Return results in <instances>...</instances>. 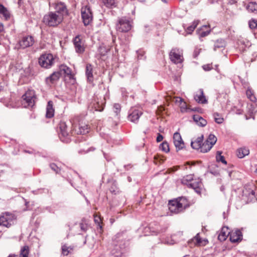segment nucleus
Listing matches in <instances>:
<instances>
[{
  "label": "nucleus",
  "mask_w": 257,
  "mask_h": 257,
  "mask_svg": "<svg viewBox=\"0 0 257 257\" xmlns=\"http://www.w3.org/2000/svg\"><path fill=\"white\" fill-rule=\"evenodd\" d=\"M215 121L218 124H221L223 121V118L218 113H214L213 114Z\"/></svg>",
  "instance_id": "a19ab883"
},
{
  "label": "nucleus",
  "mask_w": 257,
  "mask_h": 257,
  "mask_svg": "<svg viewBox=\"0 0 257 257\" xmlns=\"http://www.w3.org/2000/svg\"><path fill=\"white\" fill-rule=\"evenodd\" d=\"M216 159L217 161L218 162H221L224 164H226L227 162L225 161L224 157L221 155V152L218 151L217 152Z\"/></svg>",
  "instance_id": "ea45409f"
},
{
  "label": "nucleus",
  "mask_w": 257,
  "mask_h": 257,
  "mask_svg": "<svg viewBox=\"0 0 257 257\" xmlns=\"http://www.w3.org/2000/svg\"><path fill=\"white\" fill-rule=\"evenodd\" d=\"M182 137L179 133L176 132L174 134L173 143L176 142L177 141H182Z\"/></svg>",
  "instance_id": "a18cd8bd"
},
{
  "label": "nucleus",
  "mask_w": 257,
  "mask_h": 257,
  "mask_svg": "<svg viewBox=\"0 0 257 257\" xmlns=\"http://www.w3.org/2000/svg\"><path fill=\"white\" fill-rule=\"evenodd\" d=\"M197 242H198V243H200V242H201V240H200V239H199V240H197Z\"/></svg>",
  "instance_id": "338daca9"
},
{
  "label": "nucleus",
  "mask_w": 257,
  "mask_h": 257,
  "mask_svg": "<svg viewBox=\"0 0 257 257\" xmlns=\"http://www.w3.org/2000/svg\"><path fill=\"white\" fill-rule=\"evenodd\" d=\"M170 59L175 64L180 63L183 61V54L182 50L177 49H172L169 54Z\"/></svg>",
  "instance_id": "0eeeda50"
},
{
  "label": "nucleus",
  "mask_w": 257,
  "mask_h": 257,
  "mask_svg": "<svg viewBox=\"0 0 257 257\" xmlns=\"http://www.w3.org/2000/svg\"><path fill=\"white\" fill-rule=\"evenodd\" d=\"M202 68L205 71H209L212 69V67L210 64L204 65Z\"/></svg>",
  "instance_id": "8fccbe9b"
},
{
  "label": "nucleus",
  "mask_w": 257,
  "mask_h": 257,
  "mask_svg": "<svg viewBox=\"0 0 257 257\" xmlns=\"http://www.w3.org/2000/svg\"><path fill=\"white\" fill-rule=\"evenodd\" d=\"M115 41V38H113V42H114Z\"/></svg>",
  "instance_id": "774afa93"
},
{
  "label": "nucleus",
  "mask_w": 257,
  "mask_h": 257,
  "mask_svg": "<svg viewBox=\"0 0 257 257\" xmlns=\"http://www.w3.org/2000/svg\"><path fill=\"white\" fill-rule=\"evenodd\" d=\"M188 187L192 188L197 193L200 194L201 192L202 183L199 178L194 179L193 181L188 184Z\"/></svg>",
  "instance_id": "f8f14e48"
},
{
  "label": "nucleus",
  "mask_w": 257,
  "mask_h": 257,
  "mask_svg": "<svg viewBox=\"0 0 257 257\" xmlns=\"http://www.w3.org/2000/svg\"><path fill=\"white\" fill-rule=\"evenodd\" d=\"M79 226L83 231H86L87 229V225L86 223L81 222L79 223Z\"/></svg>",
  "instance_id": "09e8293b"
},
{
  "label": "nucleus",
  "mask_w": 257,
  "mask_h": 257,
  "mask_svg": "<svg viewBox=\"0 0 257 257\" xmlns=\"http://www.w3.org/2000/svg\"><path fill=\"white\" fill-rule=\"evenodd\" d=\"M54 9L55 10L54 13L57 14H61L63 17L64 14H67V10L66 5L62 2H56L53 4Z\"/></svg>",
  "instance_id": "4468645a"
},
{
  "label": "nucleus",
  "mask_w": 257,
  "mask_h": 257,
  "mask_svg": "<svg viewBox=\"0 0 257 257\" xmlns=\"http://www.w3.org/2000/svg\"><path fill=\"white\" fill-rule=\"evenodd\" d=\"M113 109L114 112L115 113L116 115H117L120 112L121 110L120 105L118 103L114 104Z\"/></svg>",
  "instance_id": "49530a36"
},
{
  "label": "nucleus",
  "mask_w": 257,
  "mask_h": 257,
  "mask_svg": "<svg viewBox=\"0 0 257 257\" xmlns=\"http://www.w3.org/2000/svg\"><path fill=\"white\" fill-rule=\"evenodd\" d=\"M197 33L200 38L204 37L207 36L210 32V30L207 25H204L200 29L197 30Z\"/></svg>",
  "instance_id": "5701e85b"
},
{
  "label": "nucleus",
  "mask_w": 257,
  "mask_h": 257,
  "mask_svg": "<svg viewBox=\"0 0 257 257\" xmlns=\"http://www.w3.org/2000/svg\"><path fill=\"white\" fill-rule=\"evenodd\" d=\"M8 257H15V255L14 254H10Z\"/></svg>",
  "instance_id": "680f3d73"
},
{
  "label": "nucleus",
  "mask_w": 257,
  "mask_h": 257,
  "mask_svg": "<svg viewBox=\"0 0 257 257\" xmlns=\"http://www.w3.org/2000/svg\"><path fill=\"white\" fill-rule=\"evenodd\" d=\"M249 27L251 29H255L257 26V21L251 20L248 22Z\"/></svg>",
  "instance_id": "c03bdc74"
},
{
  "label": "nucleus",
  "mask_w": 257,
  "mask_h": 257,
  "mask_svg": "<svg viewBox=\"0 0 257 257\" xmlns=\"http://www.w3.org/2000/svg\"><path fill=\"white\" fill-rule=\"evenodd\" d=\"M206 141L213 146L216 143L217 138L214 135L210 134Z\"/></svg>",
  "instance_id": "f704fd0d"
},
{
  "label": "nucleus",
  "mask_w": 257,
  "mask_h": 257,
  "mask_svg": "<svg viewBox=\"0 0 257 257\" xmlns=\"http://www.w3.org/2000/svg\"><path fill=\"white\" fill-rule=\"evenodd\" d=\"M237 0H229V3L231 5L235 4L236 3H237Z\"/></svg>",
  "instance_id": "4d7b16f0"
},
{
  "label": "nucleus",
  "mask_w": 257,
  "mask_h": 257,
  "mask_svg": "<svg viewBox=\"0 0 257 257\" xmlns=\"http://www.w3.org/2000/svg\"><path fill=\"white\" fill-rule=\"evenodd\" d=\"M16 219L15 215L9 212H5L0 216V226L10 227Z\"/></svg>",
  "instance_id": "423d86ee"
},
{
  "label": "nucleus",
  "mask_w": 257,
  "mask_h": 257,
  "mask_svg": "<svg viewBox=\"0 0 257 257\" xmlns=\"http://www.w3.org/2000/svg\"><path fill=\"white\" fill-rule=\"evenodd\" d=\"M91 150L89 149L87 150L86 151H84V152H85V153H87V152H89Z\"/></svg>",
  "instance_id": "0e129e2a"
},
{
  "label": "nucleus",
  "mask_w": 257,
  "mask_h": 257,
  "mask_svg": "<svg viewBox=\"0 0 257 257\" xmlns=\"http://www.w3.org/2000/svg\"><path fill=\"white\" fill-rule=\"evenodd\" d=\"M81 17L84 26L89 25L92 21L93 15L90 7L86 5L81 10Z\"/></svg>",
  "instance_id": "39448f33"
},
{
  "label": "nucleus",
  "mask_w": 257,
  "mask_h": 257,
  "mask_svg": "<svg viewBox=\"0 0 257 257\" xmlns=\"http://www.w3.org/2000/svg\"><path fill=\"white\" fill-rule=\"evenodd\" d=\"M164 160L159 155H155L154 156V163L156 165H159L163 162Z\"/></svg>",
  "instance_id": "37998d69"
},
{
  "label": "nucleus",
  "mask_w": 257,
  "mask_h": 257,
  "mask_svg": "<svg viewBox=\"0 0 257 257\" xmlns=\"http://www.w3.org/2000/svg\"><path fill=\"white\" fill-rule=\"evenodd\" d=\"M59 72H60V75L63 74L65 76H68L70 78L72 76L71 69L66 65H61L59 67Z\"/></svg>",
  "instance_id": "412c9836"
},
{
  "label": "nucleus",
  "mask_w": 257,
  "mask_h": 257,
  "mask_svg": "<svg viewBox=\"0 0 257 257\" xmlns=\"http://www.w3.org/2000/svg\"><path fill=\"white\" fill-rule=\"evenodd\" d=\"M77 134L85 135L89 132L88 125L85 124H79L78 130H75Z\"/></svg>",
  "instance_id": "a878e982"
},
{
  "label": "nucleus",
  "mask_w": 257,
  "mask_h": 257,
  "mask_svg": "<svg viewBox=\"0 0 257 257\" xmlns=\"http://www.w3.org/2000/svg\"><path fill=\"white\" fill-rule=\"evenodd\" d=\"M246 9L249 12L257 13V4L250 2L246 6Z\"/></svg>",
  "instance_id": "c756f323"
},
{
  "label": "nucleus",
  "mask_w": 257,
  "mask_h": 257,
  "mask_svg": "<svg viewBox=\"0 0 257 257\" xmlns=\"http://www.w3.org/2000/svg\"><path fill=\"white\" fill-rule=\"evenodd\" d=\"M246 95H247L248 98H249L250 100V101H251L252 102H254L255 101L256 98L254 96V95H253V94L252 93V92L250 89H247L246 90Z\"/></svg>",
  "instance_id": "79ce46f5"
},
{
  "label": "nucleus",
  "mask_w": 257,
  "mask_h": 257,
  "mask_svg": "<svg viewBox=\"0 0 257 257\" xmlns=\"http://www.w3.org/2000/svg\"><path fill=\"white\" fill-rule=\"evenodd\" d=\"M60 76V72L58 71L54 72L49 77L46 78V83L48 85L53 84L59 79Z\"/></svg>",
  "instance_id": "2eb2a0df"
},
{
  "label": "nucleus",
  "mask_w": 257,
  "mask_h": 257,
  "mask_svg": "<svg viewBox=\"0 0 257 257\" xmlns=\"http://www.w3.org/2000/svg\"><path fill=\"white\" fill-rule=\"evenodd\" d=\"M163 140V136L160 134H158L156 141L157 142H160Z\"/></svg>",
  "instance_id": "603ef678"
},
{
  "label": "nucleus",
  "mask_w": 257,
  "mask_h": 257,
  "mask_svg": "<svg viewBox=\"0 0 257 257\" xmlns=\"http://www.w3.org/2000/svg\"><path fill=\"white\" fill-rule=\"evenodd\" d=\"M34 43L33 37L30 36L24 37L20 40L16 45L18 49H25L32 46Z\"/></svg>",
  "instance_id": "6e6552de"
},
{
  "label": "nucleus",
  "mask_w": 257,
  "mask_h": 257,
  "mask_svg": "<svg viewBox=\"0 0 257 257\" xmlns=\"http://www.w3.org/2000/svg\"><path fill=\"white\" fill-rule=\"evenodd\" d=\"M73 44L76 53L80 54L83 53L85 50V48L83 46L79 35L76 36L74 38Z\"/></svg>",
  "instance_id": "ddd939ff"
},
{
  "label": "nucleus",
  "mask_w": 257,
  "mask_h": 257,
  "mask_svg": "<svg viewBox=\"0 0 257 257\" xmlns=\"http://www.w3.org/2000/svg\"><path fill=\"white\" fill-rule=\"evenodd\" d=\"M94 218V221L96 223H97L98 224V226H99L101 227V226L100 225V222L101 221L100 218L99 216H97V215H95Z\"/></svg>",
  "instance_id": "3c124183"
},
{
  "label": "nucleus",
  "mask_w": 257,
  "mask_h": 257,
  "mask_svg": "<svg viewBox=\"0 0 257 257\" xmlns=\"http://www.w3.org/2000/svg\"><path fill=\"white\" fill-rule=\"evenodd\" d=\"M193 175L190 174L184 177L181 182L182 184L186 185L188 186V184L193 181Z\"/></svg>",
  "instance_id": "2f4dec72"
},
{
  "label": "nucleus",
  "mask_w": 257,
  "mask_h": 257,
  "mask_svg": "<svg viewBox=\"0 0 257 257\" xmlns=\"http://www.w3.org/2000/svg\"><path fill=\"white\" fill-rule=\"evenodd\" d=\"M249 154V150L246 148H240L237 150V156L239 158H243Z\"/></svg>",
  "instance_id": "393cba45"
},
{
  "label": "nucleus",
  "mask_w": 257,
  "mask_h": 257,
  "mask_svg": "<svg viewBox=\"0 0 257 257\" xmlns=\"http://www.w3.org/2000/svg\"><path fill=\"white\" fill-rule=\"evenodd\" d=\"M63 19L61 14H57L53 12H50L46 14L43 19V23L49 27H57L61 23Z\"/></svg>",
  "instance_id": "f257e3e1"
},
{
  "label": "nucleus",
  "mask_w": 257,
  "mask_h": 257,
  "mask_svg": "<svg viewBox=\"0 0 257 257\" xmlns=\"http://www.w3.org/2000/svg\"><path fill=\"white\" fill-rule=\"evenodd\" d=\"M174 144L175 146L177 151L182 150L185 148V144L183 140H182V141H177L174 142Z\"/></svg>",
  "instance_id": "c9c22d12"
},
{
  "label": "nucleus",
  "mask_w": 257,
  "mask_h": 257,
  "mask_svg": "<svg viewBox=\"0 0 257 257\" xmlns=\"http://www.w3.org/2000/svg\"><path fill=\"white\" fill-rule=\"evenodd\" d=\"M124 167H125V168H126V167L131 168V165H127V166H124Z\"/></svg>",
  "instance_id": "e2e57ef3"
},
{
  "label": "nucleus",
  "mask_w": 257,
  "mask_h": 257,
  "mask_svg": "<svg viewBox=\"0 0 257 257\" xmlns=\"http://www.w3.org/2000/svg\"><path fill=\"white\" fill-rule=\"evenodd\" d=\"M213 146L206 141L202 143V146L200 149V152L202 153H207L209 151Z\"/></svg>",
  "instance_id": "cd10ccee"
},
{
  "label": "nucleus",
  "mask_w": 257,
  "mask_h": 257,
  "mask_svg": "<svg viewBox=\"0 0 257 257\" xmlns=\"http://www.w3.org/2000/svg\"><path fill=\"white\" fill-rule=\"evenodd\" d=\"M105 102L104 99L103 98L101 101L96 102V103H94V108L95 110L101 111L103 110Z\"/></svg>",
  "instance_id": "c85d7f7f"
},
{
  "label": "nucleus",
  "mask_w": 257,
  "mask_h": 257,
  "mask_svg": "<svg viewBox=\"0 0 257 257\" xmlns=\"http://www.w3.org/2000/svg\"><path fill=\"white\" fill-rule=\"evenodd\" d=\"M54 114V108H53V102L51 100L48 102L46 107V117L47 118H51Z\"/></svg>",
  "instance_id": "6ab92c4d"
},
{
  "label": "nucleus",
  "mask_w": 257,
  "mask_h": 257,
  "mask_svg": "<svg viewBox=\"0 0 257 257\" xmlns=\"http://www.w3.org/2000/svg\"><path fill=\"white\" fill-rule=\"evenodd\" d=\"M138 53L139 59H143L144 52L141 51L140 52H138Z\"/></svg>",
  "instance_id": "864d4df0"
},
{
  "label": "nucleus",
  "mask_w": 257,
  "mask_h": 257,
  "mask_svg": "<svg viewBox=\"0 0 257 257\" xmlns=\"http://www.w3.org/2000/svg\"><path fill=\"white\" fill-rule=\"evenodd\" d=\"M162 2H164V3H167V0H161Z\"/></svg>",
  "instance_id": "69168bd1"
},
{
  "label": "nucleus",
  "mask_w": 257,
  "mask_h": 257,
  "mask_svg": "<svg viewBox=\"0 0 257 257\" xmlns=\"http://www.w3.org/2000/svg\"><path fill=\"white\" fill-rule=\"evenodd\" d=\"M203 140V136L201 135L197 138L194 141H192L191 143V146L193 149L198 150L200 149Z\"/></svg>",
  "instance_id": "a211bd4d"
},
{
  "label": "nucleus",
  "mask_w": 257,
  "mask_h": 257,
  "mask_svg": "<svg viewBox=\"0 0 257 257\" xmlns=\"http://www.w3.org/2000/svg\"><path fill=\"white\" fill-rule=\"evenodd\" d=\"M73 248L70 246L64 245L62 247V253L64 255H67L72 250Z\"/></svg>",
  "instance_id": "4c0bfd02"
},
{
  "label": "nucleus",
  "mask_w": 257,
  "mask_h": 257,
  "mask_svg": "<svg viewBox=\"0 0 257 257\" xmlns=\"http://www.w3.org/2000/svg\"><path fill=\"white\" fill-rule=\"evenodd\" d=\"M132 28L131 21L125 17L119 18L116 24L117 31L125 33L129 31Z\"/></svg>",
  "instance_id": "20e7f679"
},
{
  "label": "nucleus",
  "mask_w": 257,
  "mask_h": 257,
  "mask_svg": "<svg viewBox=\"0 0 257 257\" xmlns=\"http://www.w3.org/2000/svg\"><path fill=\"white\" fill-rule=\"evenodd\" d=\"M241 113H242V111L240 110H238L237 111V112H236V113L239 114H241Z\"/></svg>",
  "instance_id": "13d9d810"
},
{
  "label": "nucleus",
  "mask_w": 257,
  "mask_h": 257,
  "mask_svg": "<svg viewBox=\"0 0 257 257\" xmlns=\"http://www.w3.org/2000/svg\"><path fill=\"white\" fill-rule=\"evenodd\" d=\"M230 231L227 227H223L218 234V239L222 241H224L228 236H229Z\"/></svg>",
  "instance_id": "aec40b11"
},
{
  "label": "nucleus",
  "mask_w": 257,
  "mask_h": 257,
  "mask_svg": "<svg viewBox=\"0 0 257 257\" xmlns=\"http://www.w3.org/2000/svg\"><path fill=\"white\" fill-rule=\"evenodd\" d=\"M4 30L3 24L0 22V32H2Z\"/></svg>",
  "instance_id": "5fc2aeb1"
},
{
  "label": "nucleus",
  "mask_w": 257,
  "mask_h": 257,
  "mask_svg": "<svg viewBox=\"0 0 257 257\" xmlns=\"http://www.w3.org/2000/svg\"><path fill=\"white\" fill-rule=\"evenodd\" d=\"M142 113L141 110L136 108H132L129 111L127 116L128 119L133 122L137 123Z\"/></svg>",
  "instance_id": "9b49d317"
},
{
  "label": "nucleus",
  "mask_w": 257,
  "mask_h": 257,
  "mask_svg": "<svg viewBox=\"0 0 257 257\" xmlns=\"http://www.w3.org/2000/svg\"><path fill=\"white\" fill-rule=\"evenodd\" d=\"M86 75L89 82L93 81L92 67L90 64H87L86 67Z\"/></svg>",
  "instance_id": "bb28decb"
},
{
  "label": "nucleus",
  "mask_w": 257,
  "mask_h": 257,
  "mask_svg": "<svg viewBox=\"0 0 257 257\" xmlns=\"http://www.w3.org/2000/svg\"><path fill=\"white\" fill-rule=\"evenodd\" d=\"M29 252V247L25 245L21 248L19 257H28Z\"/></svg>",
  "instance_id": "72a5a7b5"
},
{
  "label": "nucleus",
  "mask_w": 257,
  "mask_h": 257,
  "mask_svg": "<svg viewBox=\"0 0 257 257\" xmlns=\"http://www.w3.org/2000/svg\"><path fill=\"white\" fill-rule=\"evenodd\" d=\"M225 45V42L223 39H218L215 43L214 49L216 50L217 48L224 47Z\"/></svg>",
  "instance_id": "473e14b6"
},
{
  "label": "nucleus",
  "mask_w": 257,
  "mask_h": 257,
  "mask_svg": "<svg viewBox=\"0 0 257 257\" xmlns=\"http://www.w3.org/2000/svg\"><path fill=\"white\" fill-rule=\"evenodd\" d=\"M185 199L184 198L172 200L169 202V209L170 211L174 213H178L182 211L186 207V205L183 204Z\"/></svg>",
  "instance_id": "7ed1b4c3"
},
{
  "label": "nucleus",
  "mask_w": 257,
  "mask_h": 257,
  "mask_svg": "<svg viewBox=\"0 0 257 257\" xmlns=\"http://www.w3.org/2000/svg\"><path fill=\"white\" fill-rule=\"evenodd\" d=\"M59 137L62 142L67 143L69 142L70 135L67 131V127L65 122H61L59 126Z\"/></svg>",
  "instance_id": "9d476101"
},
{
  "label": "nucleus",
  "mask_w": 257,
  "mask_h": 257,
  "mask_svg": "<svg viewBox=\"0 0 257 257\" xmlns=\"http://www.w3.org/2000/svg\"><path fill=\"white\" fill-rule=\"evenodd\" d=\"M242 233L239 230H235L230 232L229 238L232 242H236L241 240Z\"/></svg>",
  "instance_id": "dca6fc26"
},
{
  "label": "nucleus",
  "mask_w": 257,
  "mask_h": 257,
  "mask_svg": "<svg viewBox=\"0 0 257 257\" xmlns=\"http://www.w3.org/2000/svg\"><path fill=\"white\" fill-rule=\"evenodd\" d=\"M127 180L129 182H131V181H132V179L130 177H127Z\"/></svg>",
  "instance_id": "bf43d9fd"
},
{
  "label": "nucleus",
  "mask_w": 257,
  "mask_h": 257,
  "mask_svg": "<svg viewBox=\"0 0 257 257\" xmlns=\"http://www.w3.org/2000/svg\"><path fill=\"white\" fill-rule=\"evenodd\" d=\"M198 24V21H194L193 22V24L192 25H191L187 28L186 32L188 34H191L194 30V29L197 27Z\"/></svg>",
  "instance_id": "e433bc0d"
},
{
  "label": "nucleus",
  "mask_w": 257,
  "mask_h": 257,
  "mask_svg": "<svg viewBox=\"0 0 257 257\" xmlns=\"http://www.w3.org/2000/svg\"><path fill=\"white\" fill-rule=\"evenodd\" d=\"M23 0H19L18 1V4L20 6L21 3L22 2Z\"/></svg>",
  "instance_id": "052dcab7"
},
{
  "label": "nucleus",
  "mask_w": 257,
  "mask_h": 257,
  "mask_svg": "<svg viewBox=\"0 0 257 257\" xmlns=\"http://www.w3.org/2000/svg\"><path fill=\"white\" fill-rule=\"evenodd\" d=\"M23 103H26L28 106H33L35 103V93L33 90L27 91L23 96Z\"/></svg>",
  "instance_id": "1a4fd4ad"
},
{
  "label": "nucleus",
  "mask_w": 257,
  "mask_h": 257,
  "mask_svg": "<svg viewBox=\"0 0 257 257\" xmlns=\"http://www.w3.org/2000/svg\"><path fill=\"white\" fill-rule=\"evenodd\" d=\"M160 149L166 153L169 152L170 151L169 144L166 141L163 142L160 145Z\"/></svg>",
  "instance_id": "58836bf2"
},
{
  "label": "nucleus",
  "mask_w": 257,
  "mask_h": 257,
  "mask_svg": "<svg viewBox=\"0 0 257 257\" xmlns=\"http://www.w3.org/2000/svg\"><path fill=\"white\" fill-rule=\"evenodd\" d=\"M50 167L52 170L55 172L56 173H58L60 171V169L57 166V165L54 163L51 164Z\"/></svg>",
  "instance_id": "de8ad7c7"
},
{
  "label": "nucleus",
  "mask_w": 257,
  "mask_h": 257,
  "mask_svg": "<svg viewBox=\"0 0 257 257\" xmlns=\"http://www.w3.org/2000/svg\"><path fill=\"white\" fill-rule=\"evenodd\" d=\"M102 3L108 8H113L116 7L115 0H102Z\"/></svg>",
  "instance_id": "7c9ffc66"
},
{
  "label": "nucleus",
  "mask_w": 257,
  "mask_h": 257,
  "mask_svg": "<svg viewBox=\"0 0 257 257\" xmlns=\"http://www.w3.org/2000/svg\"><path fill=\"white\" fill-rule=\"evenodd\" d=\"M0 16L7 20L10 18V13L8 9L2 4H0Z\"/></svg>",
  "instance_id": "b1692460"
},
{
  "label": "nucleus",
  "mask_w": 257,
  "mask_h": 257,
  "mask_svg": "<svg viewBox=\"0 0 257 257\" xmlns=\"http://www.w3.org/2000/svg\"><path fill=\"white\" fill-rule=\"evenodd\" d=\"M193 118L196 124L200 126L203 127L207 124V121L198 114L194 115Z\"/></svg>",
  "instance_id": "4be33fe9"
},
{
  "label": "nucleus",
  "mask_w": 257,
  "mask_h": 257,
  "mask_svg": "<svg viewBox=\"0 0 257 257\" xmlns=\"http://www.w3.org/2000/svg\"><path fill=\"white\" fill-rule=\"evenodd\" d=\"M250 195H251L252 196V198H255V192L253 190H252L251 191V193L250 194H249Z\"/></svg>",
  "instance_id": "6e6d98bb"
},
{
  "label": "nucleus",
  "mask_w": 257,
  "mask_h": 257,
  "mask_svg": "<svg viewBox=\"0 0 257 257\" xmlns=\"http://www.w3.org/2000/svg\"><path fill=\"white\" fill-rule=\"evenodd\" d=\"M38 62L42 67L49 69L54 65L55 59L52 54L45 53L40 56Z\"/></svg>",
  "instance_id": "f03ea898"
},
{
  "label": "nucleus",
  "mask_w": 257,
  "mask_h": 257,
  "mask_svg": "<svg viewBox=\"0 0 257 257\" xmlns=\"http://www.w3.org/2000/svg\"><path fill=\"white\" fill-rule=\"evenodd\" d=\"M194 99L198 103H205L207 102V100L204 95L203 90L202 89H200L197 93L194 95Z\"/></svg>",
  "instance_id": "f3484780"
}]
</instances>
